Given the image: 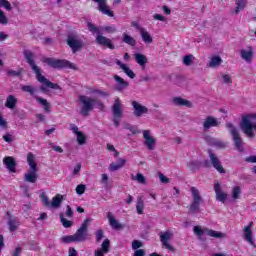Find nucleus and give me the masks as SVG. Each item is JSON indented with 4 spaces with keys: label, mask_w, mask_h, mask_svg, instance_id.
Listing matches in <instances>:
<instances>
[{
    "label": "nucleus",
    "mask_w": 256,
    "mask_h": 256,
    "mask_svg": "<svg viewBox=\"0 0 256 256\" xmlns=\"http://www.w3.org/2000/svg\"><path fill=\"white\" fill-rule=\"evenodd\" d=\"M23 53H24V57L26 59V63H28V65H30V69L33 71V73H35L36 79L39 83H43L49 89H61V86L49 81V79L45 78V76H43V74H41L42 70L35 63L34 54L31 50H24Z\"/></svg>",
    "instance_id": "obj_1"
},
{
    "label": "nucleus",
    "mask_w": 256,
    "mask_h": 256,
    "mask_svg": "<svg viewBox=\"0 0 256 256\" xmlns=\"http://www.w3.org/2000/svg\"><path fill=\"white\" fill-rule=\"evenodd\" d=\"M41 61L42 63H46L48 67H52V69H73L74 71L78 69L77 66L69 62V60L43 57Z\"/></svg>",
    "instance_id": "obj_2"
},
{
    "label": "nucleus",
    "mask_w": 256,
    "mask_h": 256,
    "mask_svg": "<svg viewBox=\"0 0 256 256\" xmlns=\"http://www.w3.org/2000/svg\"><path fill=\"white\" fill-rule=\"evenodd\" d=\"M87 27L90 33H93V35H97L96 43L98 45H102L103 47H108V49H115V45H113V42H111V39L101 35V32L99 31V28L97 26H95L91 22H88Z\"/></svg>",
    "instance_id": "obj_3"
},
{
    "label": "nucleus",
    "mask_w": 256,
    "mask_h": 256,
    "mask_svg": "<svg viewBox=\"0 0 256 256\" xmlns=\"http://www.w3.org/2000/svg\"><path fill=\"white\" fill-rule=\"evenodd\" d=\"M79 101L82 104L80 115H83L84 117H87V115H89L97 105V99L85 95L79 96Z\"/></svg>",
    "instance_id": "obj_4"
},
{
    "label": "nucleus",
    "mask_w": 256,
    "mask_h": 256,
    "mask_svg": "<svg viewBox=\"0 0 256 256\" xmlns=\"http://www.w3.org/2000/svg\"><path fill=\"white\" fill-rule=\"evenodd\" d=\"M27 163L31 169V172L24 175V180L27 183H37V163H35V155L29 152L27 155Z\"/></svg>",
    "instance_id": "obj_5"
},
{
    "label": "nucleus",
    "mask_w": 256,
    "mask_h": 256,
    "mask_svg": "<svg viewBox=\"0 0 256 256\" xmlns=\"http://www.w3.org/2000/svg\"><path fill=\"white\" fill-rule=\"evenodd\" d=\"M226 129H229V133L232 136V140L234 141V145L236 149L240 152L243 153L245 151V148H243V138H241V134H239V129L233 125L231 122L226 123Z\"/></svg>",
    "instance_id": "obj_6"
},
{
    "label": "nucleus",
    "mask_w": 256,
    "mask_h": 256,
    "mask_svg": "<svg viewBox=\"0 0 256 256\" xmlns=\"http://www.w3.org/2000/svg\"><path fill=\"white\" fill-rule=\"evenodd\" d=\"M208 157L210 159V162L209 160H204V167L209 168L212 166L214 167V169H216V171H218V173H225V168H223V165H221V160H219V157H217V154H215L213 150H208Z\"/></svg>",
    "instance_id": "obj_7"
},
{
    "label": "nucleus",
    "mask_w": 256,
    "mask_h": 256,
    "mask_svg": "<svg viewBox=\"0 0 256 256\" xmlns=\"http://www.w3.org/2000/svg\"><path fill=\"white\" fill-rule=\"evenodd\" d=\"M191 194H192V203L190 204L189 207V212L190 213H199L201 203H203V197H201V193L196 187H191L190 188Z\"/></svg>",
    "instance_id": "obj_8"
},
{
    "label": "nucleus",
    "mask_w": 256,
    "mask_h": 256,
    "mask_svg": "<svg viewBox=\"0 0 256 256\" xmlns=\"http://www.w3.org/2000/svg\"><path fill=\"white\" fill-rule=\"evenodd\" d=\"M66 43L72 50V53H77V51H81L83 49V46L85 45L83 43V39H81V37H79V35L77 34H69Z\"/></svg>",
    "instance_id": "obj_9"
},
{
    "label": "nucleus",
    "mask_w": 256,
    "mask_h": 256,
    "mask_svg": "<svg viewBox=\"0 0 256 256\" xmlns=\"http://www.w3.org/2000/svg\"><path fill=\"white\" fill-rule=\"evenodd\" d=\"M90 222V219L84 220L80 228L76 231V233L74 234V237L76 238V243H83V241H87V237L89 235L87 231L89 229Z\"/></svg>",
    "instance_id": "obj_10"
},
{
    "label": "nucleus",
    "mask_w": 256,
    "mask_h": 256,
    "mask_svg": "<svg viewBox=\"0 0 256 256\" xmlns=\"http://www.w3.org/2000/svg\"><path fill=\"white\" fill-rule=\"evenodd\" d=\"M143 137H144V145L147 147L148 151H154L157 145V139L151 136V132L149 130L143 131Z\"/></svg>",
    "instance_id": "obj_11"
},
{
    "label": "nucleus",
    "mask_w": 256,
    "mask_h": 256,
    "mask_svg": "<svg viewBox=\"0 0 256 256\" xmlns=\"http://www.w3.org/2000/svg\"><path fill=\"white\" fill-rule=\"evenodd\" d=\"M173 238V233L171 231H166L163 234L160 235V241L168 251L175 252V248L172 247L171 243H169V240Z\"/></svg>",
    "instance_id": "obj_12"
},
{
    "label": "nucleus",
    "mask_w": 256,
    "mask_h": 256,
    "mask_svg": "<svg viewBox=\"0 0 256 256\" xmlns=\"http://www.w3.org/2000/svg\"><path fill=\"white\" fill-rule=\"evenodd\" d=\"M114 81L116 82L114 89L118 91V93H123V91L129 87V82L125 81V79L119 75H114Z\"/></svg>",
    "instance_id": "obj_13"
},
{
    "label": "nucleus",
    "mask_w": 256,
    "mask_h": 256,
    "mask_svg": "<svg viewBox=\"0 0 256 256\" xmlns=\"http://www.w3.org/2000/svg\"><path fill=\"white\" fill-rule=\"evenodd\" d=\"M94 3L98 4V11L100 13H103V15H108V17H115V14L113 11L109 9V6H107V0H93Z\"/></svg>",
    "instance_id": "obj_14"
},
{
    "label": "nucleus",
    "mask_w": 256,
    "mask_h": 256,
    "mask_svg": "<svg viewBox=\"0 0 256 256\" xmlns=\"http://www.w3.org/2000/svg\"><path fill=\"white\" fill-rule=\"evenodd\" d=\"M131 105L134 109L135 117H141V116L149 113V109L146 106L139 104V102H137V101H132Z\"/></svg>",
    "instance_id": "obj_15"
},
{
    "label": "nucleus",
    "mask_w": 256,
    "mask_h": 256,
    "mask_svg": "<svg viewBox=\"0 0 256 256\" xmlns=\"http://www.w3.org/2000/svg\"><path fill=\"white\" fill-rule=\"evenodd\" d=\"M112 113L113 117H123V104L121 103V99L116 97L114 100V104L112 105Z\"/></svg>",
    "instance_id": "obj_16"
},
{
    "label": "nucleus",
    "mask_w": 256,
    "mask_h": 256,
    "mask_svg": "<svg viewBox=\"0 0 256 256\" xmlns=\"http://www.w3.org/2000/svg\"><path fill=\"white\" fill-rule=\"evenodd\" d=\"M220 122L213 116H208L203 122L204 131H209L211 127H219Z\"/></svg>",
    "instance_id": "obj_17"
},
{
    "label": "nucleus",
    "mask_w": 256,
    "mask_h": 256,
    "mask_svg": "<svg viewBox=\"0 0 256 256\" xmlns=\"http://www.w3.org/2000/svg\"><path fill=\"white\" fill-rule=\"evenodd\" d=\"M3 163L6 167V169H8V171H10V173H15V168L17 167V163L15 162V158H13L11 156H6L3 159Z\"/></svg>",
    "instance_id": "obj_18"
},
{
    "label": "nucleus",
    "mask_w": 256,
    "mask_h": 256,
    "mask_svg": "<svg viewBox=\"0 0 256 256\" xmlns=\"http://www.w3.org/2000/svg\"><path fill=\"white\" fill-rule=\"evenodd\" d=\"M214 191L216 193L217 201H220V203H225V201H227V193L221 191V184H214Z\"/></svg>",
    "instance_id": "obj_19"
},
{
    "label": "nucleus",
    "mask_w": 256,
    "mask_h": 256,
    "mask_svg": "<svg viewBox=\"0 0 256 256\" xmlns=\"http://www.w3.org/2000/svg\"><path fill=\"white\" fill-rule=\"evenodd\" d=\"M206 141L210 147H216V149H225L227 147V144L223 140L209 137Z\"/></svg>",
    "instance_id": "obj_20"
},
{
    "label": "nucleus",
    "mask_w": 256,
    "mask_h": 256,
    "mask_svg": "<svg viewBox=\"0 0 256 256\" xmlns=\"http://www.w3.org/2000/svg\"><path fill=\"white\" fill-rule=\"evenodd\" d=\"M240 55L242 59H244V61H246L247 63H251L253 56L255 55V51L253 50L252 47H248L247 50L242 49L240 51Z\"/></svg>",
    "instance_id": "obj_21"
},
{
    "label": "nucleus",
    "mask_w": 256,
    "mask_h": 256,
    "mask_svg": "<svg viewBox=\"0 0 256 256\" xmlns=\"http://www.w3.org/2000/svg\"><path fill=\"white\" fill-rule=\"evenodd\" d=\"M6 216L8 217L9 231H11V233H13L14 231H17V227L19 226V222L17 221V218H14L11 215V212H6Z\"/></svg>",
    "instance_id": "obj_22"
},
{
    "label": "nucleus",
    "mask_w": 256,
    "mask_h": 256,
    "mask_svg": "<svg viewBox=\"0 0 256 256\" xmlns=\"http://www.w3.org/2000/svg\"><path fill=\"white\" fill-rule=\"evenodd\" d=\"M244 239L252 245V247H255V239H253V231H251V224L246 226L244 228Z\"/></svg>",
    "instance_id": "obj_23"
},
{
    "label": "nucleus",
    "mask_w": 256,
    "mask_h": 256,
    "mask_svg": "<svg viewBox=\"0 0 256 256\" xmlns=\"http://www.w3.org/2000/svg\"><path fill=\"white\" fill-rule=\"evenodd\" d=\"M221 63H223V58H221V56H212L207 63V67L210 69H217V67H221Z\"/></svg>",
    "instance_id": "obj_24"
},
{
    "label": "nucleus",
    "mask_w": 256,
    "mask_h": 256,
    "mask_svg": "<svg viewBox=\"0 0 256 256\" xmlns=\"http://www.w3.org/2000/svg\"><path fill=\"white\" fill-rule=\"evenodd\" d=\"M172 103H174L178 107H189V108L193 107V104L191 103V101L183 99L181 97H174L172 100Z\"/></svg>",
    "instance_id": "obj_25"
},
{
    "label": "nucleus",
    "mask_w": 256,
    "mask_h": 256,
    "mask_svg": "<svg viewBox=\"0 0 256 256\" xmlns=\"http://www.w3.org/2000/svg\"><path fill=\"white\" fill-rule=\"evenodd\" d=\"M107 218L109 220V225L110 227H112V229H123V225H121V223H119V221H117V219H115V217H113V214L111 212L107 213Z\"/></svg>",
    "instance_id": "obj_26"
},
{
    "label": "nucleus",
    "mask_w": 256,
    "mask_h": 256,
    "mask_svg": "<svg viewBox=\"0 0 256 256\" xmlns=\"http://www.w3.org/2000/svg\"><path fill=\"white\" fill-rule=\"evenodd\" d=\"M116 65H119L120 69H122V71H124V73L128 77H130V79H135V72H133V70H131V68L126 66V64H123V62H121L120 60H116Z\"/></svg>",
    "instance_id": "obj_27"
},
{
    "label": "nucleus",
    "mask_w": 256,
    "mask_h": 256,
    "mask_svg": "<svg viewBox=\"0 0 256 256\" xmlns=\"http://www.w3.org/2000/svg\"><path fill=\"white\" fill-rule=\"evenodd\" d=\"M136 63L142 67V69H145V65H147V56L141 54V53H136L133 55Z\"/></svg>",
    "instance_id": "obj_28"
},
{
    "label": "nucleus",
    "mask_w": 256,
    "mask_h": 256,
    "mask_svg": "<svg viewBox=\"0 0 256 256\" xmlns=\"http://www.w3.org/2000/svg\"><path fill=\"white\" fill-rule=\"evenodd\" d=\"M37 103L43 106L45 113H51V105L47 102V99L35 96Z\"/></svg>",
    "instance_id": "obj_29"
},
{
    "label": "nucleus",
    "mask_w": 256,
    "mask_h": 256,
    "mask_svg": "<svg viewBox=\"0 0 256 256\" xmlns=\"http://www.w3.org/2000/svg\"><path fill=\"white\" fill-rule=\"evenodd\" d=\"M61 203H63V195L57 194L55 197L52 198L50 207H53L54 209H59V207H61Z\"/></svg>",
    "instance_id": "obj_30"
},
{
    "label": "nucleus",
    "mask_w": 256,
    "mask_h": 256,
    "mask_svg": "<svg viewBox=\"0 0 256 256\" xmlns=\"http://www.w3.org/2000/svg\"><path fill=\"white\" fill-rule=\"evenodd\" d=\"M16 105H17V98H15L13 95L7 96L5 107H7V109H15Z\"/></svg>",
    "instance_id": "obj_31"
},
{
    "label": "nucleus",
    "mask_w": 256,
    "mask_h": 256,
    "mask_svg": "<svg viewBox=\"0 0 256 256\" xmlns=\"http://www.w3.org/2000/svg\"><path fill=\"white\" fill-rule=\"evenodd\" d=\"M122 41L123 43H126V45H130V47H135L137 45V40L127 33L123 34Z\"/></svg>",
    "instance_id": "obj_32"
},
{
    "label": "nucleus",
    "mask_w": 256,
    "mask_h": 256,
    "mask_svg": "<svg viewBox=\"0 0 256 256\" xmlns=\"http://www.w3.org/2000/svg\"><path fill=\"white\" fill-rule=\"evenodd\" d=\"M21 91H23L24 93H29V95H31V97H38L37 95H35V93H37V88L31 86V85H24L21 87Z\"/></svg>",
    "instance_id": "obj_33"
},
{
    "label": "nucleus",
    "mask_w": 256,
    "mask_h": 256,
    "mask_svg": "<svg viewBox=\"0 0 256 256\" xmlns=\"http://www.w3.org/2000/svg\"><path fill=\"white\" fill-rule=\"evenodd\" d=\"M143 209H145V202L143 200V196H139L137 198V203H136V211L138 215H143Z\"/></svg>",
    "instance_id": "obj_34"
},
{
    "label": "nucleus",
    "mask_w": 256,
    "mask_h": 256,
    "mask_svg": "<svg viewBox=\"0 0 256 256\" xmlns=\"http://www.w3.org/2000/svg\"><path fill=\"white\" fill-rule=\"evenodd\" d=\"M140 35L144 43H148V44L153 43V37H151V34H149L145 28L141 29Z\"/></svg>",
    "instance_id": "obj_35"
},
{
    "label": "nucleus",
    "mask_w": 256,
    "mask_h": 256,
    "mask_svg": "<svg viewBox=\"0 0 256 256\" xmlns=\"http://www.w3.org/2000/svg\"><path fill=\"white\" fill-rule=\"evenodd\" d=\"M236 8H235V14L239 15L240 11H243L247 5V0H235Z\"/></svg>",
    "instance_id": "obj_36"
},
{
    "label": "nucleus",
    "mask_w": 256,
    "mask_h": 256,
    "mask_svg": "<svg viewBox=\"0 0 256 256\" xmlns=\"http://www.w3.org/2000/svg\"><path fill=\"white\" fill-rule=\"evenodd\" d=\"M207 235L209 237H214V239H223V238H225V233L215 231V230H207Z\"/></svg>",
    "instance_id": "obj_37"
},
{
    "label": "nucleus",
    "mask_w": 256,
    "mask_h": 256,
    "mask_svg": "<svg viewBox=\"0 0 256 256\" xmlns=\"http://www.w3.org/2000/svg\"><path fill=\"white\" fill-rule=\"evenodd\" d=\"M132 181H137L140 185H147V180L141 173H137L136 176L132 175Z\"/></svg>",
    "instance_id": "obj_38"
},
{
    "label": "nucleus",
    "mask_w": 256,
    "mask_h": 256,
    "mask_svg": "<svg viewBox=\"0 0 256 256\" xmlns=\"http://www.w3.org/2000/svg\"><path fill=\"white\" fill-rule=\"evenodd\" d=\"M193 61H195V56H193V54L183 57V65H186V67H191V65H193Z\"/></svg>",
    "instance_id": "obj_39"
},
{
    "label": "nucleus",
    "mask_w": 256,
    "mask_h": 256,
    "mask_svg": "<svg viewBox=\"0 0 256 256\" xmlns=\"http://www.w3.org/2000/svg\"><path fill=\"white\" fill-rule=\"evenodd\" d=\"M124 129H126V131H130L132 135H137V133H139V129L137 128V126L131 125L129 123H124Z\"/></svg>",
    "instance_id": "obj_40"
},
{
    "label": "nucleus",
    "mask_w": 256,
    "mask_h": 256,
    "mask_svg": "<svg viewBox=\"0 0 256 256\" xmlns=\"http://www.w3.org/2000/svg\"><path fill=\"white\" fill-rule=\"evenodd\" d=\"M60 221H61L63 227H65V229H69V227L73 226V222L67 220L65 218V216L63 215V213L60 214Z\"/></svg>",
    "instance_id": "obj_41"
},
{
    "label": "nucleus",
    "mask_w": 256,
    "mask_h": 256,
    "mask_svg": "<svg viewBox=\"0 0 256 256\" xmlns=\"http://www.w3.org/2000/svg\"><path fill=\"white\" fill-rule=\"evenodd\" d=\"M76 137L78 145H85V143L87 142V136L83 132L76 134Z\"/></svg>",
    "instance_id": "obj_42"
},
{
    "label": "nucleus",
    "mask_w": 256,
    "mask_h": 256,
    "mask_svg": "<svg viewBox=\"0 0 256 256\" xmlns=\"http://www.w3.org/2000/svg\"><path fill=\"white\" fill-rule=\"evenodd\" d=\"M110 247H111V241H109V239H105L101 245L100 250H102L103 253H109Z\"/></svg>",
    "instance_id": "obj_43"
},
{
    "label": "nucleus",
    "mask_w": 256,
    "mask_h": 256,
    "mask_svg": "<svg viewBox=\"0 0 256 256\" xmlns=\"http://www.w3.org/2000/svg\"><path fill=\"white\" fill-rule=\"evenodd\" d=\"M3 7L6 11H13V6L7 0H0V9Z\"/></svg>",
    "instance_id": "obj_44"
},
{
    "label": "nucleus",
    "mask_w": 256,
    "mask_h": 256,
    "mask_svg": "<svg viewBox=\"0 0 256 256\" xmlns=\"http://www.w3.org/2000/svg\"><path fill=\"white\" fill-rule=\"evenodd\" d=\"M187 166L189 167V169L191 171H197V169H199V167H201V162L199 161H190Z\"/></svg>",
    "instance_id": "obj_45"
},
{
    "label": "nucleus",
    "mask_w": 256,
    "mask_h": 256,
    "mask_svg": "<svg viewBox=\"0 0 256 256\" xmlns=\"http://www.w3.org/2000/svg\"><path fill=\"white\" fill-rule=\"evenodd\" d=\"M241 195V187L236 186L232 190V199L237 200Z\"/></svg>",
    "instance_id": "obj_46"
},
{
    "label": "nucleus",
    "mask_w": 256,
    "mask_h": 256,
    "mask_svg": "<svg viewBox=\"0 0 256 256\" xmlns=\"http://www.w3.org/2000/svg\"><path fill=\"white\" fill-rule=\"evenodd\" d=\"M7 23H9V19L5 15V12L0 8V25H7Z\"/></svg>",
    "instance_id": "obj_47"
},
{
    "label": "nucleus",
    "mask_w": 256,
    "mask_h": 256,
    "mask_svg": "<svg viewBox=\"0 0 256 256\" xmlns=\"http://www.w3.org/2000/svg\"><path fill=\"white\" fill-rule=\"evenodd\" d=\"M141 247H143V242H141L139 240H134L132 242L133 251H139V249H141Z\"/></svg>",
    "instance_id": "obj_48"
},
{
    "label": "nucleus",
    "mask_w": 256,
    "mask_h": 256,
    "mask_svg": "<svg viewBox=\"0 0 256 256\" xmlns=\"http://www.w3.org/2000/svg\"><path fill=\"white\" fill-rule=\"evenodd\" d=\"M123 168V164H118V163H111L109 166V171L115 172L119 171V169Z\"/></svg>",
    "instance_id": "obj_49"
},
{
    "label": "nucleus",
    "mask_w": 256,
    "mask_h": 256,
    "mask_svg": "<svg viewBox=\"0 0 256 256\" xmlns=\"http://www.w3.org/2000/svg\"><path fill=\"white\" fill-rule=\"evenodd\" d=\"M64 243H77V240L75 238V234L74 235H70V236H65L63 238Z\"/></svg>",
    "instance_id": "obj_50"
},
{
    "label": "nucleus",
    "mask_w": 256,
    "mask_h": 256,
    "mask_svg": "<svg viewBox=\"0 0 256 256\" xmlns=\"http://www.w3.org/2000/svg\"><path fill=\"white\" fill-rule=\"evenodd\" d=\"M85 189H87V187L84 184H80L76 187V193L77 195H83V193H85Z\"/></svg>",
    "instance_id": "obj_51"
},
{
    "label": "nucleus",
    "mask_w": 256,
    "mask_h": 256,
    "mask_svg": "<svg viewBox=\"0 0 256 256\" xmlns=\"http://www.w3.org/2000/svg\"><path fill=\"white\" fill-rule=\"evenodd\" d=\"M0 127L1 129H9V125L7 124V120H5V118H3L2 115H0Z\"/></svg>",
    "instance_id": "obj_52"
},
{
    "label": "nucleus",
    "mask_w": 256,
    "mask_h": 256,
    "mask_svg": "<svg viewBox=\"0 0 256 256\" xmlns=\"http://www.w3.org/2000/svg\"><path fill=\"white\" fill-rule=\"evenodd\" d=\"M158 177L161 183H164V184L170 183L169 178H167V176H165L163 173L159 172Z\"/></svg>",
    "instance_id": "obj_53"
},
{
    "label": "nucleus",
    "mask_w": 256,
    "mask_h": 256,
    "mask_svg": "<svg viewBox=\"0 0 256 256\" xmlns=\"http://www.w3.org/2000/svg\"><path fill=\"white\" fill-rule=\"evenodd\" d=\"M2 139H4L6 143H13V135H11L10 133H6L5 135H3Z\"/></svg>",
    "instance_id": "obj_54"
},
{
    "label": "nucleus",
    "mask_w": 256,
    "mask_h": 256,
    "mask_svg": "<svg viewBox=\"0 0 256 256\" xmlns=\"http://www.w3.org/2000/svg\"><path fill=\"white\" fill-rule=\"evenodd\" d=\"M102 31H106V33H115L117 28H115V26H106L102 28Z\"/></svg>",
    "instance_id": "obj_55"
},
{
    "label": "nucleus",
    "mask_w": 256,
    "mask_h": 256,
    "mask_svg": "<svg viewBox=\"0 0 256 256\" xmlns=\"http://www.w3.org/2000/svg\"><path fill=\"white\" fill-rule=\"evenodd\" d=\"M104 234H103V230L99 229L96 231V243H99L101 241V239H103Z\"/></svg>",
    "instance_id": "obj_56"
},
{
    "label": "nucleus",
    "mask_w": 256,
    "mask_h": 256,
    "mask_svg": "<svg viewBox=\"0 0 256 256\" xmlns=\"http://www.w3.org/2000/svg\"><path fill=\"white\" fill-rule=\"evenodd\" d=\"M41 198L42 203H44L45 207H51V203L49 202V198L47 197V195L42 194Z\"/></svg>",
    "instance_id": "obj_57"
},
{
    "label": "nucleus",
    "mask_w": 256,
    "mask_h": 256,
    "mask_svg": "<svg viewBox=\"0 0 256 256\" xmlns=\"http://www.w3.org/2000/svg\"><path fill=\"white\" fill-rule=\"evenodd\" d=\"M107 149H108V151H113L114 152V157L119 156V151H117L115 149V146H113V144H107Z\"/></svg>",
    "instance_id": "obj_58"
},
{
    "label": "nucleus",
    "mask_w": 256,
    "mask_h": 256,
    "mask_svg": "<svg viewBox=\"0 0 256 256\" xmlns=\"http://www.w3.org/2000/svg\"><path fill=\"white\" fill-rule=\"evenodd\" d=\"M49 145L53 149V151H56V153H63V148H61V146H56L53 143H49Z\"/></svg>",
    "instance_id": "obj_59"
},
{
    "label": "nucleus",
    "mask_w": 256,
    "mask_h": 256,
    "mask_svg": "<svg viewBox=\"0 0 256 256\" xmlns=\"http://www.w3.org/2000/svg\"><path fill=\"white\" fill-rule=\"evenodd\" d=\"M194 233H195V235H198V237H201V236H203L204 232L199 226H195L194 227Z\"/></svg>",
    "instance_id": "obj_60"
},
{
    "label": "nucleus",
    "mask_w": 256,
    "mask_h": 256,
    "mask_svg": "<svg viewBox=\"0 0 256 256\" xmlns=\"http://www.w3.org/2000/svg\"><path fill=\"white\" fill-rule=\"evenodd\" d=\"M246 163H256V155H252L245 158Z\"/></svg>",
    "instance_id": "obj_61"
},
{
    "label": "nucleus",
    "mask_w": 256,
    "mask_h": 256,
    "mask_svg": "<svg viewBox=\"0 0 256 256\" xmlns=\"http://www.w3.org/2000/svg\"><path fill=\"white\" fill-rule=\"evenodd\" d=\"M81 171V163H77L73 170V175H79V172Z\"/></svg>",
    "instance_id": "obj_62"
},
{
    "label": "nucleus",
    "mask_w": 256,
    "mask_h": 256,
    "mask_svg": "<svg viewBox=\"0 0 256 256\" xmlns=\"http://www.w3.org/2000/svg\"><path fill=\"white\" fill-rule=\"evenodd\" d=\"M23 249L21 247H16L14 252L12 253V256H21Z\"/></svg>",
    "instance_id": "obj_63"
},
{
    "label": "nucleus",
    "mask_w": 256,
    "mask_h": 256,
    "mask_svg": "<svg viewBox=\"0 0 256 256\" xmlns=\"http://www.w3.org/2000/svg\"><path fill=\"white\" fill-rule=\"evenodd\" d=\"M134 256H145V250L143 249L135 250Z\"/></svg>",
    "instance_id": "obj_64"
}]
</instances>
